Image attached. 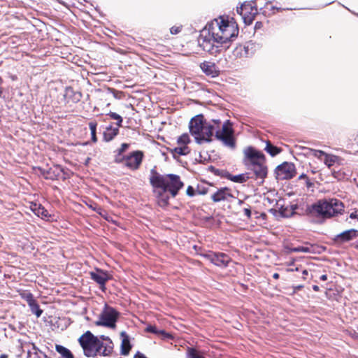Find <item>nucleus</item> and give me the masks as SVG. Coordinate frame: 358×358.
Listing matches in <instances>:
<instances>
[{"label":"nucleus","instance_id":"f257e3e1","mask_svg":"<svg viewBox=\"0 0 358 358\" xmlns=\"http://www.w3.org/2000/svg\"><path fill=\"white\" fill-rule=\"evenodd\" d=\"M238 30L223 18L215 19L200 31L199 45L204 51L216 55L229 47L231 38L237 36Z\"/></svg>","mask_w":358,"mask_h":358},{"label":"nucleus","instance_id":"f03ea898","mask_svg":"<svg viewBox=\"0 0 358 358\" xmlns=\"http://www.w3.org/2000/svg\"><path fill=\"white\" fill-rule=\"evenodd\" d=\"M213 124L204 119L203 115H197L192 117L189 123L190 134L194 137L195 141L199 144L204 142H210L212 136L215 134L216 139L231 149L235 148L236 141L234 137V130L229 120L226 121L220 128L221 121L212 120Z\"/></svg>","mask_w":358,"mask_h":358},{"label":"nucleus","instance_id":"7ed1b4c3","mask_svg":"<svg viewBox=\"0 0 358 358\" xmlns=\"http://www.w3.org/2000/svg\"><path fill=\"white\" fill-rule=\"evenodd\" d=\"M150 183L155 189L157 203L161 207H165L169 204V194L172 197H176L184 185L179 176L172 173L162 175L155 169L150 171Z\"/></svg>","mask_w":358,"mask_h":358},{"label":"nucleus","instance_id":"20e7f679","mask_svg":"<svg viewBox=\"0 0 358 358\" xmlns=\"http://www.w3.org/2000/svg\"><path fill=\"white\" fill-rule=\"evenodd\" d=\"M343 203L337 199H321L313 203L310 213L324 218H329L341 214L343 211Z\"/></svg>","mask_w":358,"mask_h":358},{"label":"nucleus","instance_id":"39448f33","mask_svg":"<svg viewBox=\"0 0 358 358\" xmlns=\"http://www.w3.org/2000/svg\"><path fill=\"white\" fill-rule=\"evenodd\" d=\"M78 341L83 350L85 356L87 357L101 356L103 349L101 348L102 345L100 343V339L91 331H86L79 338Z\"/></svg>","mask_w":358,"mask_h":358},{"label":"nucleus","instance_id":"423d86ee","mask_svg":"<svg viewBox=\"0 0 358 358\" xmlns=\"http://www.w3.org/2000/svg\"><path fill=\"white\" fill-rule=\"evenodd\" d=\"M118 317L119 313L115 308L105 305L95 324L113 329L116 326Z\"/></svg>","mask_w":358,"mask_h":358},{"label":"nucleus","instance_id":"0eeeda50","mask_svg":"<svg viewBox=\"0 0 358 358\" xmlns=\"http://www.w3.org/2000/svg\"><path fill=\"white\" fill-rule=\"evenodd\" d=\"M243 153V163L247 168L255 164L266 162V157L264 153L252 146L245 148Z\"/></svg>","mask_w":358,"mask_h":358},{"label":"nucleus","instance_id":"6e6552de","mask_svg":"<svg viewBox=\"0 0 358 358\" xmlns=\"http://www.w3.org/2000/svg\"><path fill=\"white\" fill-rule=\"evenodd\" d=\"M259 48V43L250 41L236 46L234 50V55L240 58L249 57L253 55Z\"/></svg>","mask_w":358,"mask_h":358},{"label":"nucleus","instance_id":"1a4fd4ad","mask_svg":"<svg viewBox=\"0 0 358 358\" xmlns=\"http://www.w3.org/2000/svg\"><path fill=\"white\" fill-rule=\"evenodd\" d=\"M275 173L278 180L291 179L296 173L295 166L290 162H284L276 167Z\"/></svg>","mask_w":358,"mask_h":358},{"label":"nucleus","instance_id":"9d476101","mask_svg":"<svg viewBox=\"0 0 358 358\" xmlns=\"http://www.w3.org/2000/svg\"><path fill=\"white\" fill-rule=\"evenodd\" d=\"M202 256L215 266L222 268L228 266L229 263L231 261V257L223 252H210L208 253L203 254Z\"/></svg>","mask_w":358,"mask_h":358},{"label":"nucleus","instance_id":"9b49d317","mask_svg":"<svg viewBox=\"0 0 358 358\" xmlns=\"http://www.w3.org/2000/svg\"><path fill=\"white\" fill-rule=\"evenodd\" d=\"M143 153L141 151H134L126 156L125 166L131 170H136L142 163Z\"/></svg>","mask_w":358,"mask_h":358},{"label":"nucleus","instance_id":"f8f14e48","mask_svg":"<svg viewBox=\"0 0 358 358\" xmlns=\"http://www.w3.org/2000/svg\"><path fill=\"white\" fill-rule=\"evenodd\" d=\"M265 163L266 162L255 164L247 168L248 170H250L253 172L257 180H261L262 183L264 182V178L266 177L268 173L267 166H266Z\"/></svg>","mask_w":358,"mask_h":358},{"label":"nucleus","instance_id":"ddd939ff","mask_svg":"<svg viewBox=\"0 0 358 358\" xmlns=\"http://www.w3.org/2000/svg\"><path fill=\"white\" fill-rule=\"evenodd\" d=\"M90 274L91 278L99 284L101 289L103 291L106 288V282L109 280L107 273L97 268L95 271H91Z\"/></svg>","mask_w":358,"mask_h":358},{"label":"nucleus","instance_id":"4468645a","mask_svg":"<svg viewBox=\"0 0 358 358\" xmlns=\"http://www.w3.org/2000/svg\"><path fill=\"white\" fill-rule=\"evenodd\" d=\"M99 338L100 339V343H101V348L103 349L101 356H110L113 350V343L112 340L108 336L104 335L100 336Z\"/></svg>","mask_w":358,"mask_h":358},{"label":"nucleus","instance_id":"2eb2a0df","mask_svg":"<svg viewBox=\"0 0 358 358\" xmlns=\"http://www.w3.org/2000/svg\"><path fill=\"white\" fill-rule=\"evenodd\" d=\"M120 337L122 338L120 353L124 356L128 355L131 349L129 336L125 331H122L120 333Z\"/></svg>","mask_w":358,"mask_h":358},{"label":"nucleus","instance_id":"dca6fc26","mask_svg":"<svg viewBox=\"0 0 358 358\" xmlns=\"http://www.w3.org/2000/svg\"><path fill=\"white\" fill-rule=\"evenodd\" d=\"M232 195L230 189L227 187L219 189L215 193L211 196V199L214 202H220L226 200L228 197H231Z\"/></svg>","mask_w":358,"mask_h":358},{"label":"nucleus","instance_id":"f3484780","mask_svg":"<svg viewBox=\"0 0 358 358\" xmlns=\"http://www.w3.org/2000/svg\"><path fill=\"white\" fill-rule=\"evenodd\" d=\"M358 231L356 229L346 230L336 236V240L340 242H346L356 237Z\"/></svg>","mask_w":358,"mask_h":358},{"label":"nucleus","instance_id":"a211bd4d","mask_svg":"<svg viewBox=\"0 0 358 358\" xmlns=\"http://www.w3.org/2000/svg\"><path fill=\"white\" fill-rule=\"evenodd\" d=\"M200 66L202 71L208 76L215 77L218 74V71H217L216 66L214 63L204 62L201 64Z\"/></svg>","mask_w":358,"mask_h":358},{"label":"nucleus","instance_id":"6ab92c4d","mask_svg":"<svg viewBox=\"0 0 358 358\" xmlns=\"http://www.w3.org/2000/svg\"><path fill=\"white\" fill-rule=\"evenodd\" d=\"M37 169L38 171V173L47 180H55L59 175V172L56 173V171L52 168L43 169L38 167Z\"/></svg>","mask_w":358,"mask_h":358},{"label":"nucleus","instance_id":"aec40b11","mask_svg":"<svg viewBox=\"0 0 358 358\" xmlns=\"http://www.w3.org/2000/svg\"><path fill=\"white\" fill-rule=\"evenodd\" d=\"M119 133V127H113L112 126H109L106 127V130L103 132V139L108 142L110 141L116 136Z\"/></svg>","mask_w":358,"mask_h":358},{"label":"nucleus","instance_id":"412c9836","mask_svg":"<svg viewBox=\"0 0 358 358\" xmlns=\"http://www.w3.org/2000/svg\"><path fill=\"white\" fill-rule=\"evenodd\" d=\"M55 350L60 355L61 358H74L71 350L63 345H56Z\"/></svg>","mask_w":358,"mask_h":358},{"label":"nucleus","instance_id":"4be33fe9","mask_svg":"<svg viewBox=\"0 0 358 358\" xmlns=\"http://www.w3.org/2000/svg\"><path fill=\"white\" fill-rule=\"evenodd\" d=\"M264 150L267 152L271 156L275 157L281 152V149L273 145L270 141L266 142V147Z\"/></svg>","mask_w":358,"mask_h":358},{"label":"nucleus","instance_id":"5701e85b","mask_svg":"<svg viewBox=\"0 0 358 358\" xmlns=\"http://www.w3.org/2000/svg\"><path fill=\"white\" fill-rule=\"evenodd\" d=\"M189 148L187 145H180L178 147L174 148L171 152L174 157H176V155H186L189 152Z\"/></svg>","mask_w":358,"mask_h":358},{"label":"nucleus","instance_id":"b1692460","mask_svg":"<svg viewBox=\"0 0 358 358\" xmlns=\"http://www.w3.org/2000/svg\"><path fill=\"white\" fill-rule=\"evenodd\" d=\"M227 178L234 182L243 183L246 182L249 177L244 173L235 176L229 174Z\"/></svg>","mask_w":358,"mask_h":358},{"label":"nucleus","instance_id":"393cba45","mask_svg":"<svg viewBox=\"0 0 358 358\" xmlns=\"http://www.w3.org/2000/svg\"><path fill=\"white\" fill-rule=\"evenodd\" d=\"M324 163L326 166H327L328 168H331L338 159V157L334 155H330L326 153V155H324Z\"/></svg>","mask_w":358,"mask_h":358},{"label":"nucleus","instance_id":"a878e982","mask_svg":"<svg viewBox=\"0 0 358 358\" xmlns=\"http://www.w3.org/2000/svg\"><path fill=\"white\" fill-rule=\"evenodd\" d=\"M147 332H150L157 335H162L166 338H169L170 335L164 330H158L155 326L148 325L145 328Z\"/></svg>","mask_w":358,"mask_h":358},{"label":"nucleus","instance_id":"bb28decb","mask_svg":"<svg viewBox=\"0 0 358 358\" xmlns=\"http://www.w3.org/2000/svg\"><path fill=\"white\" fill-rule=\"evenodd\" d=\"M304 150H307L306 155H311L319 159H322V157H324V155H326L325 152L320 150H315L308 148H304Z\"/></svg>","mask_w":358,"mask_h":358},{"label":"nucleus","instance_id":"cd10ccee","mask_svg":"<svg viewBox=\"0 0 358 358\" xmlns=\"http://www.w3.org/2000/svg\"><path fill=\"white\" fill-rule=\"evenodd\" d=\"M30 310L33 314H35L37 317H41L43 313V310L40 308L39 305L36 300L29 304Z\"/></svg>","mask_w":358,"mask_h":358},{"label":"nucleus","instance_id":"c85d7f7f","mask_svg":"<svg viewBox=\"0 0 358 358\" xmlns=\"http://www.w3.org/2000/svg\"><path fill=\"white\" fill-rule=\"evenodd\" d=\"M187 358H203L202 353L195 348H188L187 353Z\"/></svg>","mask_w":358,"mask_h":358},{"label":"nucleus","instance_id":"c756f323","mask_svg":"<svg viewBox=\"0 0 358 358\" xmlns=\"http://www.w3.org/2000/svg\"><path fill=\"white\" fill-rule=\"evenodd\" d=\"M34 210L38 216H41L42 218H46L49 216L48 211L41 206H38Z\"/></svg>","mask_w":358,"mask_h":358},{"label":"nucleus","instance_id":"7c9ffc66","mask_svg":"<svg viewBox=\"0 0 358 358\" xmlns=\"http://www.w3.org/2000/svg\"><path fill=\"white\" fill-rule=\"evenodd\" d=\"M96 126H97V123L95 122H90L89 123V127L91 131V135H92V141L93 142L97 141V138H96Z\"/></svg>","mask_w":358,"mask_h":358},{"label":"nucleus","instance_id":"2f4dec72","mask_svg":"<svg viewBox=\"0 0 358 358\" xmlns=\"http://www.w3.org/2000/svg\"><path fill=\"white\" fill-rule=\"evenodd\" d=\"M178 144L180 145H187L189 142V136L187 134H183L178 138Z\"/></svg>","mask_w":358,"mask_h":358},{"label":"nucleus","instance_id":"473e14b6","mask_svg":"<svg viewBox=\"0 0 358 358\" xmlns=\"http://www.w3.org/2000/svg\"><path fill=\"white\" fill-rule=\"evenodd\" d=\"M108 115L110 116L111 119L117 120V127H122V117L120 115L114 112H110Z\"/></svg>","mask_w":358,"mask_h":358},{"label":"nucleus","instance_id":"72a5a7b5","mask_svg":"<svg viewBox=\"0 0 358 358\" xmlns=\"http://www.w3.org/2000/svg\"><path fill=\"white\" fill-rule=\"evenodd\" d=\"M20 295L22 299H24L27 302L28 305L30 304L31 303H33V301L35 300L34 299L33 294L31 292H24L22 293Z\"/></svg>","mask_w":358,"mask_h":358},{"label":"nucleus","instance_id":"f704fd0d","mask_svg":"<svg viewBox=\"0 0 358 358\" xmlns=\"http://www.w3.org/2000/svg\"><path fill=\"white\" fill-rule=\"evenodd\" d=\"M294 252H310L311 250L309 247H304V246H298L296 248H294L292 250Z\"/></svg>","mask_w":358,"mask_h":358},{"label":"nucleus","instance_id":"c9c22d12","mask_svg":"<svg viewBox=\"0 0 358 358\" xmlns=\"http://www.w3.org/2000/svg\"><path fill=\"white\" fill-rule=\"evenodd\" d=\"M115 162L118 164L123 162L125 164L126 156H122V154H119V152H117L115 157Z\"/></svg>","mask_w":358,"mask_h":358},{"label":"nucleus","instance_id":"e433bc0d","mask_svg":"<svg viewBox=\"0 0 358 358\" xmlns=\"http://www.w3.org/2000/svg\"><path fill=\"white\" fill-rule=\"evenodd\" d=\"M129 145L128 143H124L121 145V147L117 150V152L119 154H122L124 152L129 148Z\"/></svg>","mask_w":358,"mask_h":358},{"label":"nucleus","instance_id":"4c0bfd02","mask_svg":"<svg viewBox=\"0 0 358 358\" xmlns=\"http://www.w3.org/2000/svg\"><path fill=\"white\" fill-rule=\"evenodd\" d=\"M182 27L180 26H173L170 29V32L171 34H177L180 32Z\"/></svg>","mask_w":358,"mask_h":358},{"label":"nucleus","instance_id":"58836bf2","mask_svg":"<svg viewBox=\"0 0 358 358\" xmlns=\"http://www.w3.org/2000/svg\"><path fill=\"white\" fill-rule=\"evenodd\" d=\"M186 194L189 196H194L195 195V190H194V187L190 185L188 186L187 188V190H186Z\"/></svg>","mask_w":358,"mask_h":358},{"label":"nucleus","instance_id":"ea45409f","mask_svg":"<svg viewBox=\"0 0 358 358\" xmlns=\"http://www.w3.org/2000/svg\"><path fill=\"white\" fill-rule=\"evenodd\" d=\"M90 207L99 215H102L103 209L101 207L96 205H90Z\"/></svg>","mask_w":358,"mask_h":358},{"label":"nucleus","instance_id":"a19ab883","mask_svg":"<svg viewBox=\"0 0 358 358\" xmlns=\"http://www.w3.org/2000/svg\"><path fill=\"white\" fill-rule=\"evenodd\" d=\"M350 217L351 219H357L358 220V210H356L354 212L351 213L350 215Z\"/></svg>","mask_w":358,"mask_h":358},{"label":"nucleus","instance_id":"79ce46f5","mask_svg":"<svg viewBox=\"0 0 358 358\" xmlns=\"http://www.w3.org/2000/svg\"><path fill=\"white\" fill-rule=\"evenodd\" d=\"M243 211L247 217L250 218L251 217V210L250 208H244Z\"/></svg>","mask_w":358,"mask_h":358},{"label":"nucleus","instance_id":"37998d69","mask_svg":"<svg viewBox=\"0 0 358 358\" xmlns=\"http://www.w3.org/2000/svg\"><path fill=\"white\" fill-rule=\"evenodd\" d=\"M245 7H246V5H245V4H242L240 7H237V8H236L237 13H239L240 15H242V11H243V8Z\"/></svg>","mask_w":358,"mask_h":358},{"label":"nucleus","instance_id":"c03bdc74","mask_svg":"<svg viewBox=\"0 0 358 358\" xmlns=\"http://www.w3.org/2000/svg\"><path fill=\"white\" fill-rule=\"evenodd\" d=\"M31 345H32V348H33V349L35 350V352H34V354H35V355H37V354H38V352H39V353H42V351H41V350H39V349H38V348L35 345V344H34V343H31Z\"/></svg>","mask_w":358,"mask_h":358},{"label":"nucleus","instance_id":"a18cd8bd","mask_svg":"<svg viewBox=\"0 0 358 358\" xmlns=\"http://www.w3.org/2000/svg\"><path fill=\"white\" fill-rule=\"evenodd\" d=\"M134 358H147L143 354L138 352L135 355Z\"/></svg>","mask_w":358,"mask_h":358},{"label":"nucleus","instance_id":"49530a36","mask_svg":"<svg viewBox=\"0 0 358 358\" xmlns=\"http://www.w3.org/2000/svg\"><path fill=\"white\" fill-rule=\"evenodd\" d=\"M262 23L261 22H257L255 23V28L256 29H260V28L262 27Z\"/></svg>","mask_w":358,"mask_h":358},{"label":"nucleus","instance_id":"de8ad7c7","mask_svg":"<svg viewBox=\"0 0 358 358\" xmlns=\"http://www.w3.org/2000/svg\"><path fill=\"white\" fill-rule=\"evenodd\" d=\"M320 279L322 281H325L327 280V275H322L320 277Z\"/></svg>","mask_w":358,"mask_h":358},{"label":"nucleus","instance_id":"09e8293b","mask_svg":"<svg viewBox=\"0 0 358 358\" xmlns=\"http://www.w3.org/2000/svg\"><path fill=\"white\" fill-rule=\"evenodd\" d=\"M279 276H280V275H279V274H278V273H273V278L274 279H278V278H279Z\"/></svg>","mask_w":358,"mask_h":358},{"label":"nucleus","instance_id":"8fccbe9b","mask_svg":"<svg viewBox=\"0 0 358 358\" xmlns=\"http://www.w3.org/2000/svg\"><path fill=\"white\" fill-rule=\"evenodd\" d=\"M313 289L314 291H315V292H317V291H319L320 288H319V287L317 285H313Z\"/></svg>","mask_w":358,"mask_h":358},{"label":"nucleus","instance_id":"3c124183","mask_svg":"<svg viewBox=\"0 0 358 358\" xmlns=\"http://www.w3.org/2000/svg\"><path fill=\"white\" fill-rule=\"evenodd\" d=\"M303 288V285H298L294 287V290H299Z\"/></svg>","mask_w":358,"mask_h":358},{"label":"nucleus","instance_id":"603ef678","mask_svg":"<svg viewBox=\"0 0 358 358\" xmlns=\"http://www.w3.org/2000/svg\"><path fill=\"white\" fill-rule=\"evenodd\" d=\"M306 178V175L304 174V173H302L300 176H299V179H302V178Z\"/></svg>","mask_w":358,"mask_h":358},{"label":"nucleus","instance_id":"864d4df0","mask_svg":"<svg viewBox=\"0 0 358 358\" xmlns=\"http://www.w3.org/2000/svg\"><path fill=\"white\" fill-rule=\"evenodd\" d=\"M271 9L272 10L276 9L277 10H282L281 8H277V7H275V6H272Z\"/></svg>","mask_w":358,"mask_h":358},{"label":"nucleus","instance_id":"5fc2aeb1","mask_svg":"<svg viewBox=\"0 0 358 358\" xmlns=\"http://www.w3.org/2000/svg\"><path fill=\"white\" fill-rule=\"evenodd\" d=\"M0 358H8V355H6L5 354H2L0 355Z\"/></svg>","mask_w":358,"mask_h":358},{"label":"nucleus","instance_id":"6e6d98bb","mask_svg":"<svg viewBox=\"0 0 358 358\" xmlns=\"http://www.w3.org/2000/svg\"><path fill=\"white\" fill-rule=\"evenodd\" d=\"M206 192H207L206 190L199 191L200 194H206Z\"/></svg>","mask_w":358,"mask_h":358},{"label":"nucleus","instance_id":"4d7b16f0","mask_svg":"<svg viewBox=\"0 0 358 358\" xmlns=\"http://www.w3.org/2000/svg\"><path fill=\"white\" fill-rule=\"evenodd\" d=\"M112 92H113V94H114V96H115V98H117V96H116V92H116L115 90H112Z\"/></svg>","mask_w":358,"mask_h":358},{"label":"nucleus","instance_id":"13d9d810","mask_svg":"<svg viewBox=\"0 0 358 358\" xmlns=\"http://www.w3.org/2000/svg\"><path fill=\"white\" fill-rule=\"evenodd\" d=\"M41 354L43 355V357H44V358H48V355H45V353H43V352H42V353H41Z\"/></svg>","mask_w":358,"mask_h":358},{"label":"nucleus","instance_id":"bf43d9fd","mask_svg":"<svg viewBox=\"0 0 358 358\" xmlns=\"http://www.w3.org/2000/svg\"><path fill=\"white\" fill-rule=\"evenodd\" d=\"M303 273L304 275H307V274H308V271H307L306 270H304V271H303Z\"/></svg>","mask_w":358,"mask_h":358},{"label":"nucleus","instance_id":"052dcab7","mask_svg":"<svg viewBox=\"0 0 358 358\" xmlns=\"http://www.w3.org/2000/svg\"><path fill=\"white\" fill-rule=\"evenodd\" d=\"M27 354H28V356H29V355H30V351L29 350H28Z\"/></svg>","mask_w":358,"mask_h":358},{"label":"nucleus","instance_id":"680f3d73","mask_svg":"<svg viewBox=\"0 0 358 358\" xmlns=\"http://www.w3.org/2000/svg\"><path fill=\"white\" fill-rule=\"evenodd\" d=\"M239 203H240V204L243 203V201L240 200V201H239Z\"/></svg>","mask_w":358,"mask_h":358},{"label":"nucleus","instance_id":"e2e57ef3","mask_svg":"<svg viewBox=\"0 0 358 358\" xmlns=\"http://www.w3.org/2000/svg\"><path fill=\"white\" fill-rule=\"evenodd\" d=\"M1 80H2V79L0 78V81H1Z\"/></svg>","mask_w":358,"mask_h":358},{"label":"nucleus","instance_id":"0e129e2a","mask_svg":"<svg viewBox=\"0 0 358 358\" xmlns=\"http://www.w3.org/2000/svg\"><path fill=\"white\" fill-rule=\"evenodd\" d=\"M357 248H358V243H357Z\"/></svg>","mask_w":358,"mask_h":358},{"label":"nucleus","instance_id":"69168bd1","mask_svg":"<svg viewBox=\"0 0 358 358\" xmlns=\"http://www.w3.org/2000/svg\"><path fill=\"white\" fill-rule=\"evenodd\" d=\"M357 15H358V14H357Z\"/></svg>","mask_w":358,"mask_h":358}]
</instances>
